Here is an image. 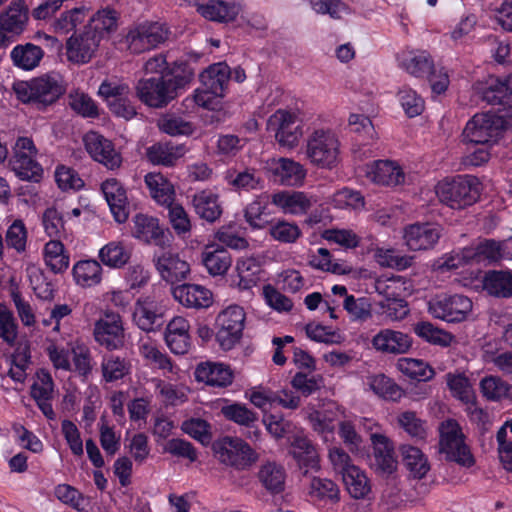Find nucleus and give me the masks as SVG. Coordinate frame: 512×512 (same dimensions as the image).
Masks as SVG:
<instances>
[{
  "mask_svg": "<svg viewBox=\"0 0 512 512\" xmlns=\"http://www.w3.org/2000/svg\"><path fill=\"white\" fill-rule=\"evenodd\" d=\"M481 98L491 105H502L498 112L479 113L469 120L463 130L467 143L486 145L496 142L504 130L512 128V75L504 81L490 78L481 89Z\"/></svg>",
  "mask_w": 512,
  "mask_h": 512,
  "instance_id": "f257e3e1",
  "label": "nucleus"
},
{
  "mask_svg": "<svg viewBox=\"0 0 512 512\" xmlns=\"http://www.w3.org/2000/svg\"><path fill=\"white\" fill-rule=\"evenodd\" d=\"M193 78L192 69L185 65L171 70V74L140 79L136 85V94L147 106L163 108L174 100Z\"/></svg>",
  "mask_w": 512,
  "mask_h": 512,
  "instance_id": "f03ea898",
  "label": "nucleus"
},
{
  "mask_svg": "<svg viewBox=\"0 0 512 512\" xmlns=\"http://www.w3.org/2000/svg\"><path fill=\"white\" fill-rule=\"evenodd\" d=\"M12 90L23 104L44 110L56 103L66 88L58 74L50 73L29 80L15 81Z\"/></svg>",
  "mask_w": 512,
  "mask_h": 512,
  "instance_id": "7ed1b4c3",
  "label": "nucleus"
},
{
  "mask_svg": "<svg viewBox=\"0 0 512 512\" xmlns=\"http://www.w3.org/2000/svg\"><path fill=\"white\" fill-rule=\"evenodd\" d=\"M340 145L338 135L332 129H314L307 136L305 155L313 166L331 170L340 161Z\"/></svg>",
  "mask_w": 512,
  "mask_h": 512,
  "instance_id": "20e7f679",
  "label": "nucleus"
},
{
  "mask_svg": "<svg viewBox=\"0 0 512 512\" xmlns=\"http://www.w3.org/2000/svg\"><path fill=\"white\" fill-rule=\"evenodd\" d=\"M436 194L440 202L452 209H463L474 204L480 196L479 181L474 176H457L439 182Z\"/></svg>",
  "mask_w": 512,
  "mask_h": 512,
  "instance_id": "39448f33",
  "label": "nucleus"
},
{
  "mask_svg": "<svg viewBox=\"0 0 512 512\" xmlns=\"http://www.w3.org/2000/svg\"><path fill=\"white\" fill-rule=\"evenodd\" d=\"M215 458L236 471L248 470L259 459L258 453L239 437L224 436L212 444Z\"/></svg>",
  "mask_w": 512,
  "mask_h": 512,
  "instance_id": "423d86ee",
  "label": "nucleus"
},
{
  "mask_svg": "<svg viewBox=\"0 0 512 512\" xmlns=\"http://www.w3.org/2000/svg\"><path fill=\"white\" fill-rule=\"evenodd\" d=\"M38 149L29 137H18L13 146L9 167L15 175L24 181L38 182L43 169L37 161Z\"/></svg>",
  "mask_w": 512,
  "mask_h": 512,
  "instance_id": "0eeeda50",
  "label": "nucleus"
},
{
  "mask_svg": "<svg viewBox=\"0 0 512 512\" xmlns=\"http://www.w3.org/2000/svg\"><path fill=\"white\" fill-rule=\"evenodd\" d=\"M440 452L450 461L461 466L471 467L475 460L469 447L465 444L464 435L459 423L454 419H447L439 426Z\"/></svg>",
  "mask_w": 512,
  "mask_h": 512,
  "instance_id": "6e6552de",
  "label": "nucleus"
},
{
  "mask_svg": "<svg viewBox=\"0 0 512 512\" xmlns=\"http://www.w3.org/2000/svg\"><path fill=\"white\" fill-rule=\"evenodd\" d=\"M246 314L239 305H230L216 319V340L224 350L232 349L242 337Z\"/></svg>",
  "mask_w": 512,
  "mask_h": 512,
  "instance_id": "1a4fd4ad",
  "label": "nucleus"
},
{
  "mask_svg": "<svg viewBox=\"0 0 512 512\" xmlns=\"http://www.w3.org/2000/svg\"><path fill=\"white\" fill-rule=\"evenodd\" d=\"M29 10L23 0H14L0 13V47L15 42L26 30Z\"/></svg>",
  "mask_w": 512,
  "mask_h": 512,
  "instance_id": "9d476101",
  "label": "nucleus"
},
{
  "mask_svg": "<svg viewBox=\"0 0 512 512\" xmlns=\"http://www.w3.org/2000/svg\"><path fill=\"white\" fill-rule=\"evenodd\" d=\"M168 38V29L158 22H147L131 28L125 42L131 53L140 54L156 48Z\"/></svg>",
  "mask_w": 512,
  "mask_h": 512,
  "instance_id": "9b49d317",
  "label": "nucleus"
},
{
  "mask_svg": "<svg viewBox=\"0 0 512 512\" xmlns=\"http://www.w3.org/2000/svg\"><path fill=\"white\" fill-rule=\"evenodd\" d=\"M269 131L274 133L275 139L282 147H295L302 136V122L295 113L277 110L270 116L267 123Z\"/></svg>",
  "mask_w": 512,
  "mask_h": 512,
  "instance_id": "f8f14e48",
  "label": "nucleus"
},
{
  "mask_svg": "<svg viewBox=\"0 0 512 512\" xmlns=\"http://www.w3.org/2000/svg\"><path fill=\"white\" fill-rule=\"evenodd\" d=\"M428 310L435 318L460 322L472 310V301L460 294L437 296L429 302Z\"/></svg>",
  "mask_w": 512,
  "mask_h": 512,
  "instance_id": "ddd939ff",
  "label": "nucleus"
},
{
  "mask_svg": "<svg viewBox=\"0 0 512 512\" xmlns=\"http://www.w3.org/2000/svg\"><path fill=\"white\" fill-rule=\"evenodd\" d=\"M94 338L97 343L108 350H117L124 346V327L119 314L106 313L96 321Z\"/></svg>",
  "mask_w": 512,
  "mask_h": 512,
  "instance_id": "4468645a",
  "label": "nucleus"
},
{
  "mask_svg": "<svg viewBox=\"0 0 512 512\" xmlns=\"http://www.w3.org/2000/svg\"><path fill=\"white\" fill-rule=\"evenodd\" d=\"M152 262L160 277L171 284L185 280L190 273V265L172 251L155 252Z\"/></svg>",
  "mask_w": 512,
  "mask_h": 512,
  "instance_id": "2eb2a0df",
  "label": "nucleus"
},
{
  "mask_svg": "<svg viewBox=\"0 0 512 512\" xmlns=\"http://www.w3.org/2000/svg\"><path fill=\"white\" fill-rule=\"evenodd\" d=\"M100 43L97 32L85 30L79 34H73L66 42V55L68 61L75 64L88 63L96 52Z\"/></svg>",
  "mask_w": 512,
  "mask_h": 512,
  "instance_id": "dca6fc26",
  "label": "nucleus"
},
{
  "mask_svg": "<svg viewBox=\"0 0 512 512\" xmlns=\"http://www.w3.org/2000/svg\"><path fill=\"white\" fill-rule=\"evenodd\" d=\"M85 147L90 156L109 170L118 169L122 157L116 151L113 143L96 132H90L84 137Z\"/></svg>",
  "mask_w": 512,
  "mask_h": 512,
  "instance_id": "f3484780",
  "label": "nucleus"
},
{
  "mask_svg": "<svg viewBox=\"0 0 512 512\" xmlns=\"http://www.w3.org/2000/svg\"><path fill=\"white\" fill-rule=\"evenodd\" d=\"M133 223L132 233L135 238L161 248L170 244L171 233L160 226L157 218L139 213L133 218Z\"/></svg>",
  "mask_w": 512,
  "mask_h": 512,
  "instance_id": "a211bd4d",
  "label": "nucleus"
},
{
  "mask_svg": "<svg viewBox=\"0 0 512 512\" xmlns=\"http://www.w3.org/2000/svg\"><path fill=\"white\" fill-rule=\"evenodd\" d=\"M54 381L51 374L46 369H39L31 385L30 394L35 400L38 408L49 420H55L56 414L52 407L54 398Z\"/></svg>",
  "mask_w": 512,
  "mask_h": 512,
  "instance_id": "6ab92c4d",
  "label": "nucleus"
},
{
  "mask_svg": "<svg viewBox=\"0 0 512 512\" xmlns=\"http://www.w3.org/2000/svg\"><path fill=\"white\" fill-rule=\"evenodd\" d=\"M373 446L372 467L380 475H391L397 469L393 442L382 434H371Z\"/></svg>",
  "mask_w": 512,
  "mask_h": 512,
  "instance_id": "aec40b11",
  "label": "nucleus"
},
{
  "mask_svg": "<svg viewBox=\"0 0 512 512\" xmlns=\"http://www.w3.org/2000/svg\"><path fill=\"white\" fill-rule=\"evenodd\" d=\"M365 174L375 184L394 187L405 181V173L396 161L376 160L366 165Z\"/></svg>",
  "mask_w": 512,
  "mask_h": 512,
  "instance_id": "412c9836",
  "label": "nucleus"
},
{
  "mask_svg": "<svg viewBox=\"0 0 512 512\" xmlns=\"http://www.w3.org/2000/svg\"><path fill=\"white\" fill-rule=\"evenodd\" d=\"M441 236V227L431 223H416L405 228L404 239L410 250L433 248Z\"/></svg>",
  "mask_w": 512,
  "mask_h": 512,
  "instance_id": "4be33fe9",
  "label": "nucleus"
},
{
  "mask_svg": "<svg viewBox=\"0 0 512 512\" xmlns=\"http://www.w3.org/2000/svg\"><path fill=\"white\" fill-rule=\"evenodd\" d=\"M101 190L115 221L124 223L129 217L128 198L123 185L115 178L106 179Z\"/></svg>",
  "mask_w": 512,
  "mask_h": 512,
  "instance_id": "5701e85b",
  "label": "nucleus"
},
{
  "mask_svg": "<svg viewBox=\"0 0 512 512\" xmlns=\"http://www.w3.org/2000/svg\"><path fill=\"white\" fill-rule=\"evenodd\" d=\"M372 346L382 353L404 354L412 346L409 335L392 329H382L372 338Z\"/></svg>",
  "mask_w": 512,
  "mask_h": 512,
  "instance_id": "b1692460",
  "label": "nucleus"
},
{
  "mask_svg": "<svg viewBox=\"0 0 512 512\" xmlns=\"http://www.w3.org/2000/svg\"><path fill=\"white\" fill-rule=\"evenodd\" d=\"M397 60L400 68L416 78L426 77L434 68V61L425 50H404Z\"/></svg>",
  "mask_w": 512,
  "mask_h": 512,
  "instance_id": "393cba45",
  "label": "nucleus"
},
{
  "mask_svg": "<svg viewBox=\"0 0 512 512\" xmlns=\"http://www.w3.org/2000/svg\"><path fill=\"white\" fill-rule=\"evenodd\" d=\"M195 378L209 386L227 387L233 382V371L223 363L202 362L195 369Z\"/></svg>",
  "mask_w": 512,
  "mask_h": 512,
  "instance_id": "a878e982",
  "label": "nucleus"
},
{
  "mask_svg": "<svg viewBox=\"0 0 512 512\" xmlns=\"http://www.w3.org/2000/svg\"><path fill=\"white\" fill-rule=\"evenodd\" d=\"M173 297L187 308H208L212 304V293L204 286L182 284L173 288Z\"/></svg>",
  "mask_w": 512,
  "mask_h": 512,
  "instance_id": "bb28decb",
  "label": "nucleus"
},
{
  "mask_svg": "<svg viewBox=\"0 0 512 512\" xmlns=\"http://www.w3.org/2000/svg\"><path fill=\"white\" fill-rule=\"evenodd\" d=\"M270 170L275 181L286 186L302 185L307 175V170L302 164L289 158H279L275 160L271 164Z\"/></svg>",
  "mask_w": 512,
  "mask_h": 512,
  "instance_id": "cd10ccee",
  "label": "nucleus"
},
{
  "mask_svg": "<svg viewBox=\"0 0 512 512\" xmlns=\"http://www.w3.org/2000/svg\"><path fill=\"white\" fill-rule=\"evenodd\" d=\"M133 319L136 325L144 331H154L163 324L161 309L150 297L137 301Z\"/></svg>",
  "mask_w": 512,
  "mask_h": 512,
  "instance_id": "c85d7f7f",
  "label": "nucleus"
},
{
  "mask_svg": "<svg viewBox=\"0 0 512 512\" xmlns=\"http://www.w3.org/2000/svg\"><path fill=\"white\" fill-rule=\"evenodd\" d=\"M272 203L285 213L302 215L311 209L315 199L301 191H282L272 196Z\"/></svg>",
  "mask_w": 512,
  "mask_h": 512,
  "instance_id": "c756f323",
  "label": "nucleus"
},
{
  "mask_svg": "<svg viewBox=\"0 0 512 512\" xmlns=\"http://www.w3.org/2000/svg\"><path fill=\"white\" fill-rule=\"evenodd\" d=\"M191 205L199 218L214 223L222 215L219 197L211 190H201L191 196Z\"/></svg>",
  "mask_w": 512,
  "mask_h": 512,
  "instance_id": "7c9ffc66",
  "label": "nucleus"
},
{
  "mask_svg": "<svg viewBox=\"0 0 512 512\" xmlns=\"http://www.w3.org/2000/svg\"><path fill=\"white\" fill-rule=\"evenodd\" d=\"M189 323L180 316L174 317L167 325L165 341L175 354H185L190 347Z\"/></svg>",
  "mask_w": 512,
  "mask_h": 512,
  "instance_id": "2f4dec72",
  "label": "nucleus"
},
{
  "mask_svg": "<svg viewBox=\"0 0 512 512\" xmlns=\"http://www.w3.org/2000/svg\"><path fill=\"white\" fill-rule=\"evenodd\" d=\"M286 476L285 468L275 461H266L257 473L261 485L273 495L285 490Z\"/></svg>",
  "mask_w": 512,
  "mask_h": 512,
  "instance_id": "473e14b6",
  "label": "nucleus"
},
{
  "mask_svg": "<svg viewBox=\"0 0 512 512\" xmlns=\"http://www.w3.org/2000/svg\"><path fill=\"white\" fill-rule=\"evenodd\" d=\"M229 79L230 68L222 62L210 65L200 74V80L204 87L218 97L224 96Z\"/></svg>",
  "mask_w": 512,
  "mask_h": 512,
  "instance_id": "72a5a7b5",
  "label": "nucleus"
},
{
  "mask_svg": "<svg viewBox=\"0 0 512 512\" xmlns=\"http://www.w3.org/2000/svg\"><path fill=\"white\" fill-rule=\"evenodd\" d=\"M186 153V147L182 144L172 142H159L148 147L146 150L147 159L156 165L172 166Z\"/></svg>",
  "mask_w": 512,
  "mask_h": 512,
  "instance_id": "f704fd0d",
  "label": "nucleus"
},
{
  "mask_svg": "<svg viewBox=\"0 0 512 512\" xmlns=\"http://www.w3.org/2000/svg\"><path fill=\"white\" fill-rule=\"evenodd\" d=\"M201 262L212 276L224 275L232 264L231 255L223 247L206 246L201 253Z\"/></svg>",
  "mask_w": 512,
  "mask_h": 512,
  "instance_id": "c9c22d12",
  "label": "nucleus"
},
{
  "mask_svg": "<svg viewBox=\"0 0 512 512\" xmlns=\"http://www.w3.org/2000/svg\"><path fill=\"white\" fill-rule=\"evenodd\" d=\"M374 314L380 325L400 321L409 314L408 303L402 296L393 298V300H381L377 303Z\"/></svg>",
  "mask_w": 512,
  "mask_h": 512,
  "instance_id": "e433bc0d",
  "label": "nucleus"
},
{
  "mask_svg": "<svg viewBox=\"0 0 512 512\" xmlns=\"http://www.w3.org/2000/svg\"><path fill=\"white\" fill-rule=\"evenodd\" d=\"M197 11L206 19L217 22H230L239 14L240 7L233 1L210 0L199 5Z\"/></svg>",
  "mask_w": 512,
  "mask_h": 512,
  "instance_id": "4c0bfd02",
  "label": "nucleus"
},
{
  "mask_svg": "<svg viewBox=\"0 0 512 512\" xmlns=\"http://www.w3.org/2000/svg\"><path fill=\"white\" fill-rule=\"evenodd\" d=\"M43 56V49L33 43L18 44L10 53L13 65L24 71L38 67Z\"/></svg>",
  "mask_w": 512,
  "mask_h": 512,
  "instance_id": "58836bf2",
  "label": "nucleus"
},
{
  "mask_svg": "<svg viewBox=\"0 0 512 512\" xmlns=\"http://www.w3.org/2000/svg\"><path fill=\"white\" fill-rule=\"evenodd\" d=\"M132 250L123 241H111L104 245L98 253L101 263L109 268L119 269L131 258Z\"/></svg>",
  "mask_w": 512,
  "mask_h": 512,
  "instance_id": "ea45409f",
  "label": "nucleus"
},
{
  "mask_svg": "<svg viewBox=\"0 0 512 512\" xmlns=\"http://www.w3.org/2000/svg\"><path fill=\"white\" fill-rule=\"evenodd\" d=\"M484 290L497 298L512 297V272L492 270L486 272L483 279Z\"/></svg>",
  "mask_w": 512,
  "mask_h": 512,
  "instance_id": "a19ab883",
  "label": "nucleus"
},
{
  "mask_svg": "<svg viewBox=\"0 0 512 512\" xmlns=\"http://www.w3.org/2000/svg\"><path fill=\"white\" fill-rule=\"evenodd\" d=\"M400 453L403 464L412 478L422 479L426 476L430 465L427 457L419 448L405 444L400 447Z\"/></svg>",
  "mask_w": 512,
  "mask_h": 512,
  "instance_id": "79ce46f5",
  "label": "nucleus"
},
{
  "mask_svg": "<svg viewBox=\"0 0 512 512\" xmlns=\"http://www.w3.org/2000/svg\"><path fill=\"white\" fill-rule=\"evenodd\" d=\"M102 267L96 260H80L72 269L77 285L88 288L98 285L102 280Z\"/></svg>",
  "mask_w": 512,
  "mask_h": 512,
  "instance_id": "37998d69",
  "label": "nucleus"
},
{
  "mask_svg": "<svg viewBox=\"0 0 512 512\" xmlns=\"http://www.w3.org/2000/svg\"><path fill=\"white\" fill-rule=\"evenodd\" d=\"M307 493L313 501L336 503L340 499L339 487L327 478L313 477L307 486Z\"/></svg>",
  "mask_w": 512,
  "mask_h": 512,
  "instance_id": "c03bdc74",
  "label": "nucleus"
},
{
  "mask_svg": "<svg viewBox=\"0 0 512 512\" xmlns=\"http://www.w3.org/2000/svg\"><path fill=\"white\" fill-rule=\"evenodd\" d=\"M145 183L149 189L152 198L163 206L173 203L174 187L160 173H148L145 176Z\"/></svg>",
  "mask_w": 512,
  "mask_h": 512,
  "instance_id": "a18cd8bd",
  "label": "nucleus"
},
{
  "mask_svg": "<svg viewBox=\"0 0 512 512\" xmlns=\"http://www.w3.org/2000/svg\"><path fill=\"white\" fill-rule=\"evenodd\" d=\"M365 384L377 396L385 400L398 401L404 394L402 388L384 374L367 376Z\"/></svg>",
  "mask_w": 512,
  "mask_h": 512,
  "instance_id": "49530a36",
  "label": "nucleus"
},
{
  "mask_svg": "<svg viewBox=\"0 0 512 512\" xmlns=\"http://www.w3.org/2000/svg\"><path fill=\"white\" fill-rule=\"evenodd\" d=\"M342 480L348 493L354 499H365L371 493L370 480L366 473L358 466L350 468V472L344 474Z\"/></svg>",
  "mask_w": 512,
  "mask_h": 512,
  "instance_id": "de8ad7c7",
  "label": "nucleus"
},
{
  "mask_svg": "<svg viewBox=\"0 0 512 512\" xmlns=\"http://www.w3.org/2000/svg\"><path fill=\"white\" fill-rule=\"evenodd\" d=\"M225 179L236 191H251L263 188V179L255 169L247 168L243 171H228Z\"/></svg>",
  "mask_w": 512,
  "mask_h": 512,
  "instance_id": "09e8293b",
  "label": "nucleus"
},
{
  "mask_svg": "<svg viewBox=\"0 0 512 512\" xmlns=\"http://www.w3.org/2000/svg\"><path fill=\"white\" fill-rule=\"evenodd\" d=\"M130 370L129 361L115 354H105L101 362L103 379L106 382H114L124 378Z\"/></svg>",
  "mask_w": 512,
  "mask_h": 512,
  "instance_id": "8fccbe9b",
  "label": "nucleus"
},
{
  "mask_svg": "<svg viewBox=\"0 0 512 512\" xmlns=\"http://www.w3.org/2000/svg\"><path fill=\"white\" fill-rule=\"evenodd\" d=\"M397 368L409 378L417 381H429L435 374L433 368L420 359L400 358L397 361Z\"/></svg>",
  "mask_w": 512,
  "mask_h": 512,
  "instance_id": "3c124183",
  "label": "nucleus"
},
{
  "mask_svg": "<svg viewBox=\"0 0 512 512\" xmlns=\"http://www.w3.org/2000/svg\"><path fill=\"white\" fill-rule=\"evenodd\" d=\"M44 259L54 273H61L69 266V256L65 254L64 245L59 240H50L45 244Z\"/></svg>",
  "mask_w": 512,
  "mask_h": 512,
  "instance_id": "603ef678",
  "label": "nucleus"
},
{
  "mask_svg": "<svg viewBox=\"0 0 512 512\" xmlns=\"http://www.w3.org/2000/svg\"><path fill=\"white\" fill-rule=\"evenodd\" d=\"M268 231L273 240L283 244L295 243L302 236L300 227L287 220H276L270 223Z\"/></svg>",
  "mask_w": 512,
  "mask_h": 512,
  "instance_id": "864d4df0",
  "label": "nucleus"
},
{
  "mask_svg": "<svg viewBox=\"0 0 512 512\" xmlns=\"http://www.w3.org/2000/svg\"><path fill=\"white\" fill-rule=\"evenodd\" d=\"M413 330L417 336L423 340L442 347H447L451 344L453 336L437 327L432 323L421 321L414 325Z\"/></svg>",
  "mask_w": 512,
  "mask_h": 512,
  "instance_id": "5fc2aeb1",
  "label": "nucleus"
},
{
  "mask_svg": "<svg viewBox=\"0 0 512 512\" xmlns=\"http://www.w3.org/2000/svg\"><path fill=\"white\" fill-rule=\"evenodd\" d=\"M221 413L227 420L246 428H252L258 420L257 413L241 403L225 405L221 408Z\"/></svg>",
  "mask_w": 512,
  "mask_h": 512,
  "instance_id": "6e6d98bb",
  "label": "nucleus"
},
{
  "mask_svg": "<svg viewBox=\"0 0 512 512\" xmlns=\"http://www.w3.org/2000/svg\"><path fill=\"white\" fill-rule=\"evenodd\" d=\"M480 389L485 398L498 401L503 398H508L511 385L498 376H487L480 381Z\"/></svg>",
  "mask_w": 512,
  "mask_h": 512,
  "instance_id": "4d7b16f0",
  "label": "nucleus"
},
{
  "mask_svg": "<svg viewBox=\"0 0 512 512\" xmlns=\"http://www.w3.org/2000/svg\"><path fill=\"white\" fill-rule=\"evenodd\" d=\"M18 324L13 312L0 302V339L9 346L16 343Z\"/></svg>",
  "mask_w": 512,
  "mask_h": 512,
  "instance_id": "13d9d810",
  "label": "nucleus"
},
{
  "mask_svg": "<svg viewBox=\"0 0 512 512\" xmlns=\"http://www.w3.org/2000/svg\"><path fill=\"white\" fill-rule=\"evenodd\" d=\"M467 258H473L476 262H496L502 258V246L500 242L489 239L481 242L473 251H467Z\"/></svg>",
  "mask_w": 512,
  "mask_h": 512,
  "instance_id": "bf43d9fd",
  "label": "nucleus"
},
{
  "mask_svg": "<svg viewBox=\"0 0 512 512\" xmlns=\"http://www.w3.org/2000/svg\"><path fill=\"white\" fill-rule=\"evenodd\" d=\"M69 105L74 112L84 118H97L99 116L97 104L89 95L83 92L70 93Z\"/></svg>",
  "mask_w": 512,
  "mask_h": 512,
  "instance_id": "052dcab7",
  "label": "nucleus"
},
{
  "mask_svg": "<svg viewBox=\"0 0 512 512\" xmlns=\"http://www.w3.org/2000/svg\"><path fill=\"white\" fill-rule=\"evenodd\" d=\"M399 426L412 438L422 440L426 437V422L413 411H405L398 415Z\"/></svg>",
  "mask_w": 512,
  "mask_h": 512,
  "instance_id": "680f3d73",
  "label": "nucleus"
},
{
  "mask_svg": "<svg viewBox=\"0 0 512 512\" xmlns=\"http://www.w3.org/2000/svg\"><path fill=\"white\" fill-rule=\"evenodd\" d=\"M117 24L116 12L112 9H103L98 11L90 19L89 25L86 27L88 30H92L98 33L100 40L105 33H108L115 29Z\"/></svg>",
  "mask_w": 512,
  "mask_h": 512,
  "instance_id": "e2e57ef3",
  "label": "nucleus"
},
{
  "mask_svg": "<svg viewBox=\"0 0 512 512\" xmlns=\"http://www.w3.org/2000/svg\"><path fill=\"white\" fill-rule=\"evenodd\" d=\"M400 104L408 117H416L424 110V100L413 89L403 87L398 92Z\"/></svg>",
  "mask_w": 512,
  "mask_h": 512,
  "instance_id": "0e129e2a",
  "label": "nucleus"
},
{
  "mask_svg": "<svg viewBox=\"0 0 512 512\" xmlns=\"http://www.w3.org/2000/svg\"><path fill=\"white\" fill-rule=\"evenodd\" d=\"M42 224L46 234L51 238H60L65 233L63 214L55 207L45 210Z\"/></svg>",
  "mask_w": 512,
  "mask_h": 512,
  "instance_id": "69168bd1",
  "label": "nucleus"
},
{
  "mask_svg": "<svg viewBox=\"0 0 512 512\" xmlns=\"http://www.w3.org/2000/svg\"><path fill=\"white\" fill-rule=\"evenodd\" d=\"M28 232L24 222L16 219L8 227L6 232V243L8 247L15 249L18 253L26 250Z\"/></svg>",
  "mask_w": 512,
  "mask_h": 512,
  "instance_id": "338daca9",
  "label": "nucleus"
},
{
  "mask_svg": "<svg viewBox=\"0 0 512 512\" xmlns=\"http://www.w3.org/2000/svg\"><path fill=\"white\" fill-rule=\"evenodd\" d=\"M447 385L454 397L464 403H470L473 400V391L469 380L462 374H447Z\"/></svg>",
  "mask_w": 512,
  "mask_h": 512,
  "instance_id": "774afa93",
  "label": "nucleus"
}]
</instances>
